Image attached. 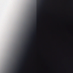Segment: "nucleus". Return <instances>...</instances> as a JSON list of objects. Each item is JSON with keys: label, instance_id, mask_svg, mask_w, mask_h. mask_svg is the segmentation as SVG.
I'll list each match as a JSON object with an SVG mask.
<instances>
[{"label": "nucleus", "instance_id": "nucleus-1", "mask_svg": "<svg viewBox=\"0 0 73 73\" xmlns=\"http://www.w3.org/2000/svg\"><path fill=\"white\" fill-rule=\"evenodd\" d=\"M38 0H37V6L38 7Z\"/></svg>", "mask_w": 73, "mask_h": 73}]
</instances>
